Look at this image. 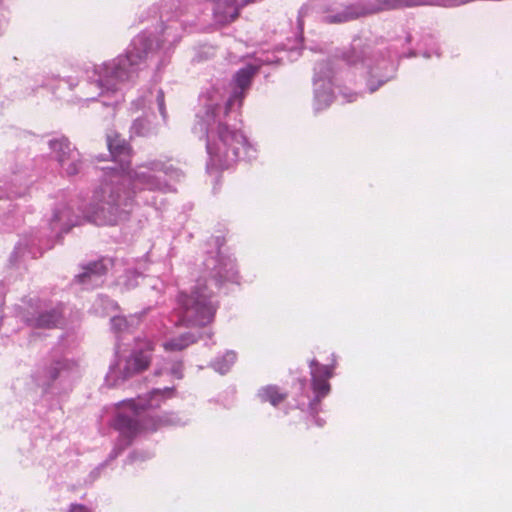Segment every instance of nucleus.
Segmentation results:
<instances>
[{
	"mask_svg": "<svg viewBox=\"0 0 512 512\" xmlns=\"http://www.w3.org/2000/svg\"><path fill=\"white\" fill-rule=\"evenodd\" d=\"M109 153L121 167L105 168L104 178L95 188L83 217L96 225H115L126 220L135 204L148 203L142 194L175 191L172 182L179 181L182 172L161 160L142 163L134 169L130 164V147L118 135L107 137Z\"/></svg>",
	"mask_w": 512,
	"mask_h": 512,
	"instance_id": "1",
	"label": "nucleus"
},
{
	"mask_svg": "<svg viewBox=\"0 0 512 512\" xmlns=\"http://www.w3.org/2000/svg\"><path fill=\"white\" fill-rule=\"evenodd\" d=\"M256 68L248 65L234 75L229 96L224 86L214 85L199 97L200 110L196 115L194 130L206 138L209 156L208 168L226 169L242 158L253 159L257 150L232 120L249 89Z\"/></svg>",
	"mask_w": 512,
	"mask_h": 512,
	"instance_id": "2",
	"label": "nucleus"
},
{
	"mask_svg": "<svg viewBox=\"0 0 512 512\" xmlns=\"http://www.w3.org/2000/svg\"><path fill=\"white\" fill-rule=\"evenodd\" d=\"M152 55V41L144 34L137 35L125 54L103 63L100 67L98 79L89 83V86L99 90L98 96L102 98L111 93L114 100L108 102L103 99L102 103L105 106H112L121 99L118 93L119 84L132 81L137 76L138 71L141 70L142 64L150 59Z\"/></svg>",
	"mask_w": 512,
	"mask_h": 512,
	"instance_id": "3",
	"label": "nucleus"
},
{
	"mask_svg": "<svg viewBox=\"0 0 512 512\" xmlns=\"http://www.w3.org/2000/svg\"><path fill=\"white\" fill-rule=\"evenodd\" d=\"M437 0H327L323 5V20L342 23L381 11L433 5Z\"/></svg>",
	"mask_w": 512,
	"mask_h": 512,
	"instance_id": "4",
	"label": "nucleus"
},
{
	"mask_svg": "<svg viewBox=\"0 0 512 512\" xmlns=\"http://www.w3.org/2000/svg\"><path fill=\"white\" fill-rule=\"evenodd\" d=\"M218 308L211 292L200 279L190 293L181 292L177 298L176 313L178 322L193 327L211 323Z\"/></svg>",
	"mask_w": 512,
	"mask_h": 512,
	"instance_id": "5",
	"label": "nucleus"
},
{
	"mask_svg": "<svg viewBox=\"0 0 512 512\" xmlns=\"http://www.w3.org/2000/svg\"><path fill=\"white\" fill-rule=\"evenodd\" d=\"M153 343L148 340H138L136 347L128 356L119 357L111 364L106 374L105 382L108 387H118L132 377L146 371L152 360Z\"/></svg>",
	"mask_w": 512,
	"mask_h": 512,
	"instance_id": "6",
	"label": "nucleus"
},
{
	"mask_svg": "<svg viewBox=\"0 0 512 512\" xmlns=\"http://www.w3.org/2000/svg\"><path fill=\"white\" fill-rule=\"evenodd\" d=\"M346 61L361 71L365 70L371 78H378L377 85H374L371 79L368 80L367 86L370 92L376 91L378 87L388 81L394 70L390 60L375 53L370 47H365L360 51H356L353 47V51L347 56Z\"/></svg>",
	"mask_w": 512,
	"mask_h": 512,
	"instance_id": "7",
	"label": "nucleus"
},
{
	"mask_svg": "<svg viewBox=\"0 0 512 512\" xmlns=\"http://www.w3.org/2000/svg\"><path fill=\"white\" fill-rule=\"evenodd\" d=\"M173 393V388L154 389L145 395L119 401L111 406L107 412L113 414V416H138L141 413L160 407L162 401L171 397Z\"/></svg>",
	"mask_w": 512,
	"mask_h": 512,
	"instance_id": "8",
	"label": "nucleus"
},
{
	"mask_svg": "<svg viewBox=\"0 0 512 512\" xmlns=\"http://www.w3.org/2000/svg\"><path fill=\"white\" fill-rule=\"evenodd\" d=\"M309 366L314 398L309 400L307 404H303L301 411L317 414L321 412V399L327 396L330 392V384L328 380L333 375L335 364L333 363L331 365H322L313 359L310 361Z\"/></svg>",
	"mask_w": 512,
	"mask_h": 512,
	"instance_id": "9",
	"label": "nucleus"
},
{
	"mask_svg": "<svg viewBox=\"0 0 512 512\" xmlns=\"http://www.w3.org/2000/svg\"><path fill=\"white\" fill-rule=\"evenodd\" d=\"M49 147L55 160L62 170L68 175H76L82 166L80 153L64 137L49 141Z\"/></svg>",
	"mask_w": 512,
	"mask_h": 512,
	"instance_id": "10",
	"label": "nucleus"
},
{
	"mask_svg": "<svg viewBox=\"0 0 512 512\" xmlns=\"http://www.w3.org/2000/svg\"><path fill=\"white\" fill-rule=\"evenodd\" d=\"M18 317L28 326L34 328H53L60 322L62 311L60 307L47 310L41 309L39 305L28 303L23 311H19Z\"/></svg>",
	"mask_w": 512,
	"mask_h": 512,
	"instance_id": "11",
	"label": "nucleus"
},
{
	"mask_svg": "<svg viewBox=\"0 0 512 512\" xmlns=\"http://www.w3.org/2000/svg\"><path fill=\"white\" fill-rule=\"evenodd\" d=\"M330 67L328 63H321L315 68L314 99L315 109L322 110L332 101Z\"/></svg>",
	"mask_w": 512,
	"mask_h": 512,
	"instance_id": "12",
	"label": "nucleus"
},
{
	"mask_svg": "<svg viewBox=\"0 0 512 512\" xmlns=\"http://www.w3.org/2000/svg\"><path fill=\"white\" fill-rule=\"evenodd\" d=\"M204 266L217 285H220L223 281H235L237 278L234 261L229 257H221L219 253L217 257H208L204 262Z\"/></svg>",
	"mask_w": 512,
	"mask_h": 512,
	"instance_id": "13",
	"label": "nucleus"
},
{
	"mask_svg": "<svg viewBox=\"0 0 512 512\" xmlns=\"http://www.w3.org/2000/svg\"><path fill=\"white\" fill-rule=\"evenodd\" d=\"M113 262L110 259L102 258L84 267V271L76 276V281L87 287L91 284L97 286L102 282V276L107 273Z\"/></svg>",
	"mask_w": 512,
	"mask_h": 512,
	"instance_id": "14",
	"label": "nucleus"
},
{
	"mask_svg": "<svg viewBox=\"0 0 512 512\" xmlns=\"http://www.w3.org/2000/svg\"><path fill=\"white\" fill-rule=\"evenodd\" d=\"M79 224H81L80 218L74 215L69 206H63L55 210L51 220L52 229H59L63 232H67L72 226Z\"/></svg>",
	"mask_w": 512,
	"mask_h": 512,
	"instance_id": "15",
	"label": "nucleus"
},
{
	"mask_svg": "<svg viewBox=\"0 0 512 512\" xmlns=\"http://www.w3.org/2000/svg\"><path fill=\"white\" fill-rule=\"evenodd\" d=\"M257 397L261 402L277 406L287 398V392L277 385H266L257 391Z\"/></svg>",
	"mask_w": 512,
	"mask_h": 512,
	"instance_id": "16",
	"label": "nucleus"
},
{
	"mask_svg": "<svg viewBox=\"0 0 512 512\" xmlns=\"http://www.w3.org/2000/svg\"><path fill=\"white\" fill-rule=\"evenodd\" d=\"M196 341V338L191 333H184L178 337L166 340L163 343V348L166 351H180L191 345Z\"/></svg>",
	"mask_w": 512,
	"mask_h": 512,
	"instance_id": "17",
	"label": "nucleus"
},
{
	"mask_svg": "<svg viewBox=\"0 0 512 512\" xmlns=\"http://www.w3.org/2000/svg\"><path fill=\"white\" fill-rule=\"evenodd\" d=\"M237 355L234 351H227L223 355L217 357L211 367L220 374H226L236 362Z\"/></svg>",
	"mask_w": 512,
	"mask_h": 512,
	"instance_id": "18",
	"label": "nucleus"
},
{
	"mask_svg": "<svg viewBox=\"0 0 512 512\" xmlns=\"http://www.w3.org/2000/svg\"><path fill=\"white\" fill-rule=\"evenodd\" d=\"M164 373L170 374L172 377L176 379H181L183 377V364L180 361L175 362H167L165 366L159 369H156V375H162Z\"/></svg>",
	"mask_w": 512,
	"mask_h": 512,
	"instance_id": "19",
	"label": "nucleus"
},
{
	"mask_svg": "<svg viewBox=\"0 0 512 512\" xmlns=\"http://www.w3.org/2000/svg\"><path fill=\"white\" fill-rule=\"evenodd\" d=\"M138 321L136 316H131L128 320L125 317L115 316L111 318V327L115 332L128 331L130 326Z\"/></svg>",
	"mask_w": 512,
	"mask_h": 512,
	"instance_id": "20",
	"label": "nucleus"
},
{
	"mask_svg": "<svg viewBox=\"0 0 512 512\" xmlns=\"http://www.w3.org/2000/svg\"><path fill=\"white\" fill-rule=\"evenodd\" d=\"M136 418H115L113 426L120 430L123 433H126V429L130 430L132 424L135 422ZM133 431H129L128 434H132Z\"/></svg>",
	"mask_w": 512,
	"mask_h": 512,
	"instance_id": "21",
	"label": "nucleus"
},
{
	"mask_svg": "<svg viewBox=\"0 0 512 512\" xmlns=\"http://www.w3.org/2000/svg\"><path fill=\"white\" fill-rule=\"evenodd\" d=\"M141 277V274L137 271H128L126 275L124 276V280L122 282V285L126 289L134 288L138 285V279Z\"/></svg>",
	"mask_w": 512,
	"mask_h": 512,
	"instance_id": "22",
	"label": "nucleus"
},
{
	"mask_svg": "<svg viewBox=\"0 0 512 512\" xmlns=\"http://www.w3.org/2000/svg\"><path fill=\"white\" fill-rule=\"evenodd\" d=\"M67 366H68V363L66 361L57 362L54 367L49 368L47 371L49 379H51V380L57 379L59 376H61L65 372Z\"/></svg>",
	"mask_w": 512,
	"mask_h": 512,
	"instance_id": "23",
	"label": "nucleus"
},
{
	"mask_svg": "<svg viewBox=\"0 0 512 512\" xmlns=\"http://www.w3.org/2000/svg\"><path fill=\"white\" fill-rule=\"evenodd\" d=\"M131 130L136 135H145L148 131L147 122L144 119H137L133 122Z\"/></svg>",
	"mask_w": 512,
	"mask_h": 512,
	"instance_id": "24",
	"label": "nucleus"
},
{
	"mask_svg": "<svg viewBox=\"0 0 512 512\" xmlns=\"http://www.w3.org/2000/svg\"><path fill=\"white\" fill-rule=\"evenodd\" d=\"M156 100L158 104L159 111L162 117L166 118V110H165V102H164V93L161 89L157 91Z\"/></svg>",
	"mask_w": 512,
	"mask_h": 512,
	"instance_id": "25",
	"label": "nucleus"
},
{
	"mask_svg": "<svg viewBox=\"0 0 512 512\" xmlns=\"http://www.w3.org/2000/svg\"><path fill=\"white\" fill-rule=\"evenodd\" d=\"M68 512H91V510L82 504H71Z\"/></svg>",
	"mask_w": 512,
	"mask_h": 512,
	"instance_id": "26",
	"label": "nucleus"
},
{
	"mask_svg": "<svg viewBox=\"0 0 512 512\" xmlns=\"http://www.w3.org/2000/svg\"><path fill=\"white\" fill-rule=\"evenodd\" d=\"M357 95L356 94H350L349 96L344 94L343 95V102H352L356 99Z\"/></svg>",
	"mask_w": 512,
	"mask_h": 512,
	"instance_id": "27",
	"label": "nucleus"
},
{
	"mask_svg": "<svg viewBox=\"0 0 512 512\" xmlns=\"http://www.w3.org/2000/svg\"><path fill=\"white\" fill-rule=\"evenodd\" d=\"M261 62L262 63H266V64H271L274 62V60L270 59V58H266V59H261Z\"/></svg>",
	"mask_w": 512,
	"mask_h": 512,
	"instance_id": "28",
	"label": "nucleus"
},
{
	"mask_svg": "<svg viewBox=\"0 0 512 512\" xmlns=\"http://www.w3.org/2000/svg\"><path fill=\"white\" fill-rule=\"evenodd\" d=\"M171 28H167V30L165 31V35L167 36V38L171 35L170 33V30Z\"/></svg>",
	"mask_w": 512,
	"mask_h": 512,
	"instance_id": "29",
	"label": "nucleus"
},
{
	"mask_svg": "<svg viewBox=\"0 0 512 512\" xmlns=\"http://www.w3.org/2000/svg\"><path fill=\"white\" fill-rule=\"evenodd\" d=\"M95 99H96L95 96H90V97H87L85 100L90 101V100H95Z\"/></svg>",
	"mask_w": 512,
	"mask_h": 512,
	"instance_id": "30",
	"label": "nucleus"
}]
</instances>
